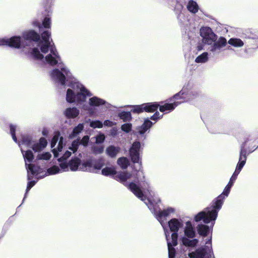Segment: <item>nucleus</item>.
I'll list each match as a JSON object with an SVG mask.
<instances>
[{"label": "nucleus", "instance_id": "8", "mask_svg": "<svg viewBox=\"0 0 258 258\" xmlns=\"http://www.w3.org/2000/svg\"><path fill=\"white\" fill-rule=\"evenodd\" d=\"M145 201H143L147 206L151 212L154 214L156 219L160 223L164 231H168L164 226V221L166 217L174 212V209L172 208H167L163 211H160L158 203L160 202V199L157 197H150L146 195L144 198Z\"/></svg>", "mask_w": 258, "mask_h": 258}, {"label": "nucleus", "instance_id": "23", "mask_svg": "<svg viewBox=\"0 0 258 258\" xmlns=\"http://www.w3.org/2000/svg\"><path fill=\"white\" fill-rule=\"evenodd\" d=\"M80 114V110L75 107L67 108L63 111V114L68 119L75 118Z\"/></svg>", "mask_w": 258, "mask_h": 258}, {"label": "nucleus", "instance_id": "34", "mask_svg": "<svg viewBox=\"0 0 258 258\" xmlns=\"http://www.w3.org/2000/svg\"><path fill=\"white\" fill-rule=\"evenodd\" d=\"M208 52H204L197 57L195 59V62L197 63H205L208 61Z\"/></svg>", "mask_w": 258, "mask_h": 258}, {"label": "nucleus", "instance_id": "32", "mask_svg": "<svg viewBox=\"0 0 258 258\" xmlns=\"http://www.w3.org/2000/svg\"><path fill=\"white\" fill-rule=\"evenodd\" d=\"M84 128V125L83 123H79L76 126L72 133L69 135L70 138H74L76 137L79 133H80Z\"/></svg>", "mask_w": 258, "mask_h": 258}, {"label": "nucleus", "instance_id": "19", "mask_svg": "<svg viewBox=\"0 0 258 258\" xmlns=\"http://www.w3.org/2000/svg\"><path fill=\"white\" fill-rule=\"evenodd\" d=\"M141 144L139 142L136 141L133 143L130 150V157L132 161H138L140 158L139 150Z\"/></svg>", "mask_w": 258, "mask_h": 258}, {"label": "nucleus", "instance_id": "29", "mask_svg": "<svg viewBox=\"0 0 258 258\" xmlns=\"http://www.w3.org/2000/svg\"><path fill=\"white\" fill-rule=\"evenodd\" d=\"M228 43L235 47H242L244 43L243 41L238 38H231L228 41Z\"/></svg>", "mask_w": 258, "mask_h": 258}, {"label": "nucleus", "instance_id": "15", "mask_svg": "<svg viewBox=\"0 0 258 258\" xmlns=\"http://www.w3.org/2000/svg\"><path fill=\"white\" fill-rule=\"evenodd\" d=\"M169 234L170 233L168 231L165 230V235L168 245L169 258H174L175 250L173 247V246L177 245L178 234L176 233H172L171 237H170Z\"/></svg>", "mask_w": 258, "mask_h": 258}, {"label": "nucleus", "instance_id": "56", "mask_svg": "<svg viewBox=\"0 0 258 258\" xmlns=\"http://www.w3.org/2000/svg\"><path fill=\"white\" fill-rule=\"evenodd\" d=\"M202 49H203V47H202V46L200 45V46H198V50H201Z\"/></svg>", "mask_w": 258, "mask_h": 258}, {"label": "nucleus", "instance_id": "43", "mask_svg": "<svg viewBox=\"0 0 258 258\" xmlns=\"http://www.w3.org/2000/svg\"><path fill=\"white\" fill-rule=\"evenodd\" d=\"M132 124L131 123H125L121 125V128L122 131L129 133L132 130Z\"/></svg>", "mask_w": 258, "mask_h": 258}, {"label": "nucleus", "instance_id": "14", "mask_svg": "<svg viewBox=\"0 0 258 258\" xmlns=\"http://www.w3.org/2000/svg\"><path fill=\"white\" fill-rule=\"evenodd\" d=\"M41 36L42 40L38 41L39 42L38 45L40 47L41 53L46 54L48 52L49 47L53 46L51 45V32L48 30L45 31L41 33Z\"/></svg>", "mask_w": 258, "mask_h": 258}, {"label": "nucleus", "instance_id": "57", "mask_svg": "<svg viewBox=\"0 0 258 258\" xmlns=\"http://www.w3.org/2000/svg\"><path fill=\"white\" fill-rule=\"evenodd\" d=\"M58 161H61V158L58 160Z\"/></svg>", "mask_w": 258, "mask_h": 258}, {"label": "nucleus", "instance_id": "11", "mask_svg": "<svg viewBox=\"0 0 258 258\" xmlns=\"http://www.w3.org/2000/svg\"><path fill=\"white\" fill-rule=\"evenodd\" d=\"M26 168L27 171V179L31 180L33 178V176L37 178V180L42 177L45 172V166L43 162H29L26 163Z\"/></svg>", "mask_w": 258, "mask_h": 258}, {"label": "nucleus", "instance_id": "4", "mask_svg": "<svg viewBox=\"0 0 258 258\" xmlns=\"http://www.w3.org/2000/svg\"><path fill=\"white\" fill-rule=\"evenodd\" d=\"M238 174L234 172L223 192L213 201L211 206L204 209L196 216V220L199 221L204 218L205 222L217 219L218 211L221 209L224 200L228 197L231 187Z\"/></svg>", "mask_w": 258, "mask_h": 258}, {"label": "nucleus", "instance_id": "48", "mask_svg": "<svg viewBox=\"0 0 258 258\" xmlns=\"http://www.w3.org/2000/svg\"><path fill=\"white\" fill-rule=\"evenodd\" d=\"M163 115L160 114L159 112H156L151 117V119L153 120H156L162 117Z\"/></svg>", "mask_w": 258, "mask_h": 258}, {"label": "nucleus", "instance_id": "26", "mask_svg": "<svg viewBox=\"0 0 258 258\" xmlns=\"http://www.w3.org/2000/svg\"><path fill=\"white\" fill-rule=\"evenodd\" d=\"M51 19L49 17H46L43 22L42 24L41 25L39 22L38 21H34L33 22V25L34 26L37 27L39 30H40L42 27L43 26L44 28H50L51 27Z\"/></svg>", "mask_w": 258, "mask_h": 258}, {"label": "nucleus", "instance_id": "10", "mask_svg": "<svg viewBox=\"0 0 258 258\" xmlns=\"http://www.w3.org/2000/svg\"><path fill=\"white\" fill-rule=\"evenodd\" d=\"M18 144L22 151L23 146L25 145L31 148L35 152H40L47 146V141L44 138H41L38 141H36L31 136H23Z\"/></svg>", "mask_w": 258, "mask_h": 258}, {"label": "nucleus", "instance_id": "49", "mask_svg": "<svg viewBox=\"0 0 258 258\" xmlns=\"http://www.w3.org/2000/svg\"><path fill=\"white\" fill-rule=\"evenodd\" d=\"M82 108L85 110H88L89 112L90 115H93L94 113L93 110L87 105H84L82 107Z\"/></svg>", "mask_w": 258, "mask_h": 258}, {"label": "nucleus", "instance_id": "53", "mask_svg": "<svg viewBox=\"0 0 258 258\" xmlns=\"http://www.w3.org/2000/svg\"><path fill=\"white\" fill-rule=\"evenodd\" d=\"M116 131H117L116 128H112V129L111 130V132H110L111 135L112 136H115V135H116Z\"/></svg>", "mask_w": 258, "mask_h": 258}, {"label": "nucleus", "instance_id": "33", "mask_svg": "<svg viewBox=\"0 0 258 258\" xmlns=\"http://www.w3.org/2000/svg\"><path fill=\"white\" fill-rule=\"evenodd\" d=\"M27 147H28L24 145L23 148V151L22 150H21V151L25 159L27 160L28 161H32L34 158V155L32 151L30 150H28L25 152L24 151V149ZM21 150L22 149H21Z\"/></svg>", "mask_w": 258, "mask_h": 258}, {"label": "nucleus", "instance_id": "47", "mask_svg": "<svg viewBox=\"0 0 258 258\" xmlns=\"http://www.w3.org/2000/svg\"><path fill=\"white\" fill-rule=\"evenodd\" d=\"M89 141V137L88 136H84L80 141V144L83 145L84 146H87L88 145Z\"/></svg>", "mask_w": 258, "mask_h": 258}, {"label": "nucleus", "instance_id": "5", "mask_svg": "<svg viewBox=\"0 0 258 258\" xmlns=\"http://www.w3.org/2000/svg\"><path fill=\"white\" fill-rule=\"evenodd\" d=\"M103 166V162H60L59 167L54 165L48 168L46 171L45 168L44 174L39 177L54 175L69 170L72 171L80 170L95 172L100 170Z\"/></svg>", "mask_w": 258, "mask_h": 258}, {"label": "nucleus", "instance_id": "51", "mask_svg": "<svg viewBox=\"0 0 258 258\" xmlns=\"http://www.w3.org/2000/svg\"><path fill=\"white\" fill-rule=\"evenodd\" d=\"M103 125H104L105 126H109V127H111L115 123L110 121V120H106L104 121V122L103 123Z\"/></svg>", "mask_w": 258, "mask_h": 258}, {"label": "nucleus", "instance_id": "17", "mask_svg": "<svg viewBox=\"0 0 258 258\" xmlns=\"http://www.w3.org/2000/svg\"><path fill=\"white\" fill-rule=\"evenodd\" d=\"M152 125L153 123L152 121L148 118L146 119L142 125L137 127L136 133L137 135L143 137L144 139H146V135L145 133L149 130Z\"/></svg>", "mask_w": 258, "mask_h": 258}, {"label": "nucleus", "instance_id": "22", "mask_svg": "<svg viewBox=\"0 0 258 258\" xmlns=\"http://www.w3.org/2000/svg\"><path fill=\"white\" fill-rule=\"evenodd\" d=\"M168 226L170 231L177 234V232L183 227V224L181 220L174 218L168 222Z\"/></svg>", "mask_w": 258, "mask_h": 258}, {"label": "nucleus", "instance_id": "16", "mask_svg": "<svg viewBox=\"0 0 258 258\" xmlns=\"http://www.w3.org/2000/svg\"><path fill=\"white\" fill-rule=\"evenodd\" d=\"M63 146V138L59 137V134H56L51 142V147L55 157L58 156V152L61 151Z\"/></svg>", "mask_w": 258, "mask_h": 258}, {"label": "nucleus", "instance_id": "1", "mask_svg": "<svg viewBox=\"0 0 258 258\" xmlns=\"http://www.w3.org/2000/svg\"><path fill=\"white\" fill-rule=\"evenodd\" d=\"M60 69H55L50 73L51 79L61 86L69 87L67 91L66 101L68 103L82 104L92 93L73 76L70 69L63 63H59Z\"/></svg>", "mask_w": 258, "mask_h": 258}, {"label": "nucleus", "instance_id": "31", "mask_svg": "<svg viewBox=\"0 0 258 258\" xmlns=\"http://www.w3.org/2000/svg\"><path fill=\"white\" fill-rule=\"evenodd\" d=\"M187 9L190 12L195 14L198 12L199 6L196 2L191 0L187 4Z\"/></svg>", "mask_w": 258, "mask_h": 258}, {"label": "nucleus", "instance_id": "18", "mask_svg": "<svg viewBox=\"0 0 258 258\" xmlns=\"http://www.w3.org/2000/svg\"><path fill=\"white\" fill-rule=\"evenodd\" d=\"M171 103H166L163 105L159 106V110L161 112L168 113L172 111L179 104H181V101L178 100H175L172 98L170 99Z\"/></svg>", "mask_w": 258, "mask_h": 258}, {"label": "nucleus", "instance_id": "28", "mask_svg": "<svg viewBox=\"0 0 258 258\" xmlns=\"http://www.w3.org/2000/svg\"><path fill=\"white\" fill-rule=\"evenodd\" d=\"M189 238L183 237L182 239V242L184 245L188 247H195L199 243L198 239H189Z\"/></svg>", "mask_w": 258, "mask_h": 258}, {"label": "nucleus", "instance_id": "38", "mask_svg": "<svg viewBox=\"0 0 258 258\" xmlns=\"http://www.w3.org/2000/svg\"><path fill=\"white\" fill-rule=\"evenodd\" d=\"M145 104H142L140 105H136L133 107L132 111L134 113H140L145 111Z\"/></svg>", "mask_w": 258, "mask_h": 258}, {"label": "nucleus", "instance_id": "7", "mask_svg": "<svg viewBox=\"0 0 258 258\" xmlns=\"http://www.w3.org/2000/svg\"><path fill=\"white\" fill-rule=\"evenodd\" d=\"M145 201H143L147 206L151 212L154 214L156 219L160 223L164 231H168L164 226V221L166 217L174 212V209L172 208H167L163 211H160L158 203L160 202V199L157 197H150L146 195L144 198Z\"/></svg>", "mask_w": 258, "mask_h": 258}, {"label": "nucleus", "instance_id": "21", "mask_svg": "<svg viewBox=\"0 0 258 258\" xmlns=\"http://www.w3.org/2000/svg\"><path fill=\"white\" fill-rule=\"evenodd\" d=\"M226 39L223 37H221L218 40H216L213 42L212 45H211L210 50L213 52H219L221 48L224 47L226 45Z\"/></svg>", "mask_w": 258, "mask_h": 258}, {"label": "nucleus", "instance_id": "46", "mask_svg": "<svg viewBox=\"0 0 258 258\" xmlns=\"http://www.w3.org/2000/svg\"><path fill=\"white\" fill-rule=\"evenodd\" d=\"M245 162H239L236 167L234 172L239 174L244 165Z\"/></svg>", "mask_w": 258, "mask_h": 258}, {"label": "nucleus", "instance_id": "9", "mask_svg": "<svg viewBox=\"0 0 258 258\" xmlns=\"http://www.w3.org/2000/svg\"><path fill=\"white\" fill-rule=\"evenodd\" d=\"M50 53L44 57L43 53H40L37 48H34L29 52L30 56L33 59L40 60L42 62L48 64L51 66H54L59 63L60 57L54 46L49 47Z\"/></svg>", "mask_w": 258, "mask_h": 258}, {"label": "nucleus", "instance_id": "30", "mask_svg": "<svg viewBox=\"0 0 258 258\" xmlns=\"http://www.w3.org/2000/svg\"><path fill=\"white\" fill-rule=\"evenodd\" d=\"M145 104V111L148 112H153L156 111L158 107H159L160 105L156 103H147Z\"/></svg>", "mask_w": 258, "mask_h": 258}, {"label": "nucleus", "instance_id": "55", "mask_svg": "<svg viewBox=\"0 0 258 258\" xmlns=\"http://www.w3.org/2000/svg\"><path fill=\"white\" fill-rule=\"evenodd\" d=\"M42 135H44V136H46L47 134V131L45 130H44L42 132Z\"/></svg>", "mask_w": 258, "mask_h": 258}, {"label": "nucleus", "instance_id": "20", "mask_svg": "<svg viewBox=\"0 0 258 258\" xmlns=\"http://www.w3.org/2000/svg\"><path fill=\"white\" fill-rule=\"evenodd\" d=\"M88 104L90 107H100L105 105L107 108L109 107L110 104L104 100L97 96H93L89 98Z\"/></svg>", "mask_w": 258, "mask_h": 258}, {"label": "nucleus", "instance_id": "45", "mask_svg": "<svg viewBox=\"0 0 258 258\" xmlns=\"http://www.w3.org/2000/svg\"><path fill=\"white\" fill-rule=\"evenodd\" d=\"M79 145V142L78 141H74L72 143V146L70 148V149L73 152H75L77 150Z\"/></svg>", "mask_w": 258, "mask_h": 258}, {"label": "nucleus", "instance_id": "54", "mask_svg": "<svg viewBox=\"0 0 258 258\" xmlns=\"http://www.w3.org/2000/svg\"><path fill=\"white\" fill-rule=\"evenodd\" d=\"M117 161H128V159L126 157H120L118 159Z\"/></svg>", "mask_w": 258, "mask_h": 258}, {"label": "nucleus", "instance_id": "6", "mask_svg": "<svg viewBox=\"0 0 258 258\" xmlns=\"http://www.w3.org/2000/svg\"><path fill=\"white\" fill-rule=\"evenodd\" d=\"M22 37L23 40L20 36H17L10 38H0V45H8L15 48H22L29 45L31 41L37 42L40 39L39 34L33 30L24 31Z\"/></svg>", "mask_w": 258, "mask_h": 258}, {"label": "nucleus", "instance_id": "42", "mask_svg": "<svg viewBox=\"0 0 258 258\" xmlns=\"http://www.w3.org/2000/svg\"><path fill=\"white\" fill-rule=\"evenodd\" d=\"M95 143L97 144L103 143L105 139V136L103 134H100L95 137Z\"/></svg>", "mask_w": 258, "mask_h": 258}, {"label": "nucleus", "instance_id": "2", "mask_svg": "<svg viewBox=\"0 0 258 258\" xmlns=\"http://www.w3.org/2000/svg\"><path fill=\"white\" fill-rule=\"evenodd\" d=\"M130 162H117L118 165L122 168H126L128 166H131L136 169L133 171V173H130L128 172H118L114 178L122 183L125 186L129 187L130 190L134 193V194L139 199L142 201H145V199L144 198L145 195H147L145 192L144 194L141 189L134 182H131L129 184L126 182L128 179H131L133 175L136 174V178L140 181V185L144 188V187H147L149 185V183L147 181L143 180L145 179L144 173L142 170H140L141 167V162H132L133 164H128Z\"/></svg>", "mask_w": 258, "mask_h": 258}, {"label": "nucleus", "instance_id": "52", "mask_svg": "<svg viewBox=\"0 0 258 258\" xmlns=\"http://www.w3.org/2000/svg\"><path fill=\"white\" fill-rule=\"evenodd\" d=\"M72 153L70 151H67L62 156V160H66L71 155Z\"/></svg>", "mask_w": 258, "mask_h": 258}, {"label": "nucleus", "instance_id": "39", "mask_svg": "<svg viewBox=\"0 0 258 258\" xmlns=\"http://www.w3.org/2000/svg\"><path fill=\"white\" fill-rule=\"evenodd\" d=\"M90 127H91L93 128H101L103 126V124L100 120H92L90 122Z\"/></svg>", "mask_w": 258, "mask_h": 258}, {"label": "nucleus", "instance_id": "35", "mask_svg": "<svg viewBox=\"0 0 258 258\" xmlns=\"http://www.w3.org/2000/svg\"><path fill=\"white\" fill-rule=\"evenodd\" d=\"M51 157V154L50 152H42L39 153L36 159L38 160H49Z\"/></svg>", "mask_w": 258, "mask_h": 258}, {"label": "nucleus", "instance_id": "3", "mask_svg": "<svg viewBox=\"0 0 258 258\" xmlns=\"http://www.w3.org/2000/svg\"><path fill=\"white\" fill-rule=\"evenodd\" d=\"M198 213L195 215L194 220L196 222H198L203 221L205 224H208L211 222V226H208L203 224H200L197 227V230L198 234L203 237H207L205 239V245L204 247H201L200 248L196 249L195 251L188 253V256L190 258H214V254L212 248V236L210 234L212 232L213 230V226L216 220H211L208 222H205L204 218L199 220L196 221V217L200 213Z\"/></svg>", "mask_w": 258, "mask_h": 258}, {"label": "nucleus", "instance_id": "50", "mask_svg": "<svg viewBox=\"0 0 258 258\" xmlns=\"http://www.w3.org/2000/svg\"><path fill=\"white\" fill-rule=\"evenodd\" d=\"M246 160V153L242 151L240 153L239 161H245Z\"/></svg>", "mask_w": 258, "mask_h": 258}, {"label": "nucleus", "instance_id": "40", "mask_svg": "<svg viewBox=\"0 0 258 258\" xmlns=\"http://www.w3.org/2000/svg\"><path fill=\"white\" fill-rule=\"evenodd\" d=\"M251 140H246L245 143L243 144L242 148H247L249 151H254L256 148L257 146L256 145H255L254 146L251 147Z\"/></svg>", "mask_w": 258, "mask_h": 258}, {"label": "nucleus", "instance_id": "37", "mask_svg": "<svg viewBox=\"0 0 258 258\" xmlns=\"http://www.w3.org/2000/svg\"><path fill=\"white\" fill-rule=\"evenodd\" d=\"M118 115L119 117L124 121H129L132 118L131 113L130 112H121Z\"/></svg>", "mask_w": 258, "mask_h": 258}, {"label": "nucleus", "instance_id": "44", "mask_svg": "<svg viewBox=\"0 0 258 258\" xmlns=\"http://www.w3.org/2000/svg\"><path fill=\"white\" fill-rule=\"evenodd\" d=\"M32 178L28 180V182L27 184L26 190V195L27 194V192L29 191V190L35 184V183L37 182V180H32Z\"/></svg>", "mask_w": 258, "mask_h": 258}, {"label": "nucleus", "instance_id": "24", "mask_svg": "<svg viewBox=\"0 0 258 258\" xmlns=\"http://www.w3.org/2000/svg\"><path fill=\"white\" fill-rule=\"evenodd\" d=\"M184 234L186 237L192 238L195 237L196 232L194 228L190 221L185 223V227L184 229Z\"/></svg>", "mask_w": 258, "mask_h": 258}, {"label": "nucleus", "instance_id": "41", "mask_svg": "<svg viewBox=\"0 0 258 258\" xmlns=\"http://www.w3.org/2000/svg\"><path fill=\"white\" fill-rule=\"evenodd\" d=\"M10 133L12 135V138L14 141L16 143H18L17 138L15 135V131L16 130L17 126L15 125L11 124L10 126Z\"/></svg>", "mask_w": 258, "mask_h": 258}, {"label": "nucleus", "instance_id": "36", "mask_svg": "<svg viewBox=\"0 0 258 258\" xmlns=\"http://www.w3.org/2000/svg\"><path fill=\"white\" fill-rule=\"evenodd\" d=\"M103 146L94 145L91 147V151L95 154H100L104 152Z\"/></svg>", "mask_w": 258, "mask_h": 258}, {"label": "nucleus", "instance_id": "12", "mask_svg": "<svg viewBox=\"0 0 258 258\" xmlns=\"http://www.w3.org/2000/svg\"><path fill=\"white\" fill-rule=\"evenodd\" d=\"M198 93L190 86H184L182 89L173 96V99L181 101V103L195 99Z\"/></svg>", "mask_w": 258, "mask_h": 258}, {"label": "nucleus", "instance_id": "13", "mask_svg": "<svg viewBox=\"0 0 258 258\" xmlns=\"http://www.w3.org/2000/svg\"><path fill=\"white\" fill-rule=\"evenodd\" d=\"M200 35L202 38V42L209 45H212L213 42L217 39V35L210 28L208 27L201 29Z\"/></svg>", "mask_w": 258, "mask_h": 258}, {"label": "nucleus", "instance_id": "25", "mask_svg": "<svg viewBox=\"0 0 258 258\" xmlns=\"http://www.w3.org/2000/svg\"><path fill=\"white\" fill-rule=\"evenodd\" d=\"M120 148L119 147L110 145L107 147L105 150V154L111 158H115L120 152Z\"/></svg>", "mask_w": 258, "mask_h": 258}, {"label": "nucleus", "instance_id": "27", "mask_svg": "<svg viewBox=\"0 0 258 258\" xmlns=\"http://www.w3.org/2000/svg\"><path fill=\"white\" fill-rule=\"evenodd\" d=\"M102 174L105 176L114 175V177L118 173L116 168L113 166H107L102 170Z\"/></svg>", "mask_w": 258, "mask_h": 258}]
</instances>
